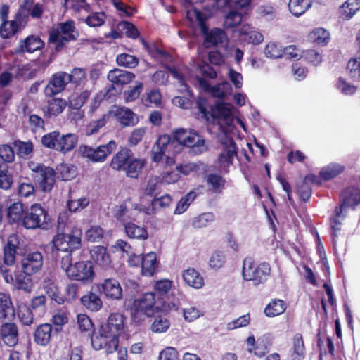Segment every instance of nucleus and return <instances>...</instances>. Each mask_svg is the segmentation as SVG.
Masks as SVG:
<instances>
[{
	"mask_svg": "<svg viewBox=\"0 0 360 360\" xmlns=\"http://www.w3.org/2000/svg\"><path fill=\"white\" fill-rule=\"evenodd\" d=\"M117 148V143L114 140L110 141L106 144L96 147L87 145L79 146L77 152L82 158H86L92 162H103Z\"/></svg>",
	"mask_w": 360,
	"mask_h": 360,
	"instance_id": "6e6552de",
	"label": "nucleus"
},
{
	"mask_svg": "<svg viewBox=\"0 0 360 360\" xmlns=\"http://www.w3.org/2000/svg\"><path fill=\"white\" fill-rule=\"evenodd\" d=\"M215 219L214 214L212 212H205L195 217L192 226L195 229L206 227Z\"/></svg>",
	"mask_w": 360,
	"mask_h": 360,
	"instance_id": "603ef678",
	"label": "nucleus"
},
{
	"mask_svg": "<svg viewBox=\"0 0 360 360\" xmlns=\"http://www.w3.org/2000/svg\"><path fill=\"white\" fill-rule=\"evenodd\" d=\"M44 46V41L39 37L35 35H30L26 37L24 40H20L19 42V47L16 50L17 53H33L37 50L41 49Z\"/></svg>",
	"mask_w": 360,
	"mask_h": 360,
	"instance_id": "b1692460",
	"label": "nucleus"
},
{
	"mask_svg": "<svg viewBox=\"0 0 360 360\" xmlns=\"http://www.w3.org/2000/svg\"><path fill=\"white\" fill-rule=\"evenodd\" d=\"M98 291L111 300H120L123 297L122 288L115 278H106L97 285Z\"/></svg>",
	"mask_w": 360,
	"mask_h": 360,
	"instance_id": "2eb2a0df",
	"label": "nucleus"
},
{
	"mask_svg": "<svg viewBox=\"0 0 360 360\" xmlns=\"http://www.w3.org/2000/svg\"><path fill=\"white\" fill-rule=\"evenodd\" d=\"M92 259L101 266H106L110 262V257L104 246L98 245L91 250Z\"/></svg>",
	"mask_w": 360,
	"mask_h": 360,
	"instance_id": "72a5a7b5",
	"label": "nucleus"
},
{
	"mask_svg": "<svg viewBox=\"0 0 360 360\" xmlns=\"http://www.w3.org/2000/svg\"><path fill=\"white\" fill-rule=\"evenodd\" d=\"M135 214L136 211L129 210L125 206L121 205L115 213V217L124 224L126 222L136 221Z\"/></svg>",
	"mask_w": 360,
	"mask_h": 360,
	"instance_id": "bf43d9fd",
	"label": "nucleus"
},
{
	"mask_svg": "<svg viewBox=\"0 0 360 360\" xmlns=\"http://www.w3.org/2000/svg\"><path fill=\"white\" fill-rule=\"evenodd\" d=\"M104 231L100 226H91L85 233L88 241L95 243L101 240L103 237Z\"/></svg>",
	"mask_w": 360,
	"mask_h": 360,
	"instance_id": "69168bd1",
	"label": "nucleus"
},
{
	"mask_svg": "<svg viewBox=\"0 0 360 360\" xmlns=\"http://www.w3.org/2000/svg\"><path fill=\"white\" fill-rule=\"evenodd\" d=\"M293 352L291 354V360H302L305 356V347L302 335L296 333L292 338Z\"/></svg>",
	"mask_w": 360,
	"mask_h": 360,
	"instance_id": "c9c22d12",
	"label": "nucleus"
},
{
	"mask_svg": "<svg viewBox=\"0 0 360 360\" xmlns=\"http://www.w3.org/2000/svg\"><path fill=\"white\" fill-rule=\"evenodd\" d=\"M91 89H86L83 91L74 92L69 98V103L71 108L74 109H79L86 102L91 94Z\"/></svg>",
	"mask_w": 360,
	"mask_h": 360,
	"instance_id": "a19ab883",
	"label": "nucleus"
},
{
	"mask_svg": "<svg viewBox=\"0 0 360 360\" xmlns=\"http://www.w3.org/2000/svg\"><path fill=\"white\" fill-rule=\"evenodd\" d=\"M42 265L43 256L38 251L27 254L21 260V269L27 274H34L38 272Z\"/></svg>",
	"mask_w": 360,
	"mask_h": 360,
	"instance_id": "412c9836",
	"label": "nucleus"
},
{
	"mask_svg": "<svg viewBox=\"0 0 360 360\" xmlns=\"http://www.w3.org/2000/svg\"><path fill=\"white\" fill-rule=\"evenodd\" d=\"M19 329L14 322H4L0 325V343L14 347L19 342Z\"/></svg>",
	"mask_w": 360,
	"mask_h": 360,
	"instance_id": "ddd939ff",
	"label": "nucleus"
},
{
	"mask_svg": "<svg viewBox=\"0 0 360 360\" xmlns=\"http://www.w3.org/2000/svg\"><path fill=\"white\" fill-rule=\"evenodd\" d=\"M156 266V255L150 252L142 257L141 267L142 274L144 276H153Z\"/></svg>",
	"mask_w": 360,
	"mask_h": 360,
	"instance_id": "4c0bfd02",
	"label": "nucleus"
},
{
	"mask_svg": "<svg viewBox=\"0 0 360 360\" xmlns=\"http://www.w3.org/2000/svg\"><path fill=\"white\" fill-rule=\"evenodd\" d=\"M20 236L16 233L9 235L3 247V262L0 261V265L9 269V266L15 264L17 257L24 252Z\"/></svg>",
	"mask_w": 360,
	"mask_h": 360,
	"instance_id": "9d476101",
	"label": "nucleus"
},
{
	"mask_svg": "<svg viewBox=\"0 0 360 360\" xmlns=\"http://www.w3.org/2000/svg\"><path fill=\"white\" fill-rule=\"evenodd\" d=\"M170 326V322L164 316H158L155 317L151 325V330L154 333H161L166 332Z\"/></svg>",
	"mask_w": 360,
	"mask_h": 360,
	"instance_id": "e2e57ef3",
	"label": "nucleus"
},
{
	"mask_svg": "<svg viewBox=\"0 0 360 360\" xmlns=\"http://www.w3.org/2000/svg\"><path fill=\"white\" fill-rule=\"evenodd\" d=\"M68 73L59 72L52 76L51 79L44 89L46 96L52 97L64 90L69 83Z\"/></svg>",
	"mask_w": 360,
	"mask_h": 360,
	"instance_id": "a211bd4d",
	"label": "nucleus"
},
{
	"mask_svg": "<svg viewBox=\"0 0 360 360\" xmlns=\"http://www.w3.org/2000/svg\"><path fill=\"white\" fill-rule=\"evenodd\" d=\"M77 324L79 330L85 332L88 335H93L96 332H94V325L90 318L86 314L77 315Z\"/></svg>",
	"mask_w": 360,
	"mask_h": 360,
	"instance_id": "864d4df0",
	"label": "nucleus"
},
{
	"mask_svg": "<svg viewBox=\"0 0 360 360\" xmlns=\"http://www.w3.org/2000/svg\"><path fill=\"white\" fill-rule=\"evenodd\" d=\"M195 197L196 193L193 191H191L182 197L176 205L174 213L176 214H180L184 212L188 209L190 204L194 200Z\"/></svg>",
	"mask_w": 360,
	"mask_h": 360,
	"instance_id": "13d9d810",
	"label": "nucleus"
},
{
	"mask_svg": "<svg viewBox=\"0 0 360 360\" xmlns=\"http://www.w3.org/2000/svg\"><path fill=\"white\" fill-rule=\"evenodd\" d=\"M109 117V115L103 114L100 118L91 121L84 129L85 135L89 136L97 134L106 124Z\"/></svg>",
	"mask_w": 360,
	"mask_h": 360,
	"instance_id": "79ce46f5",
	"label": "nucleus"
},
{
	"mask_svg": "<svg viewBox=\"0 0 360 360\" xmlns=\"http://www.w3.org/2000/svg\"><path fill=\"white\" fill-rule=\"evenodd\" d=\"M237 146L232 139L226 138L222 142V150L218 157V162L221 167H226L233 164L234 158L237 156Z\"/></svg>",
	"mask_w": 360,
	"mask_h": 360,
	"instance_id": "6ab92c4d",
	"label": "nucleus"
},
{
	"mask_svg": "<svg viewBox=\"0 0 360 360\" xmlns=\"http://www.w3.org/2000/svg\"><path fill=\"white\" fill-rule=\"evenodd\" d=\"M345 169V167L339 163L332 162L323 167L320 171L321 176L325 180L335 178Z\"/></svg>",
	"mask_w": 360,
	"mask_h": 360,
	"instance_id": "ea45409f",
	"label": "nucleus"
},
{
	"mask_svg": "<svg viewBox=\"0 0 360 360\" xmlns=\"http://www.w3.org/2000/svg\"><path fill=\"white\" fill-rule=\"evenodd\" d=\"M239 33L240 35L245 37L244 40L249 44H259L264 41L263 34L249 25H243L240 27Z\"/></svg>",
	"mask_w": 360,
	"mask_h": 360,
	"instance_id": "c756f323",
	"label": "nucleus"
},
{
	"mask_svg": "<svg viewBox=\"0 0 360 360\" xmlns=\"http://www.w3.org/2000/svg\"><path fill=\"white\" fill-rule=\"evenodd\" d=\"M196 107L207 122L221 126H231L233 122L232 106L229 104L200 96L196 100Z\"/></svg>",
	"mask_w": 360,
	"mask_h": 360,
	"instance_id": "20e7f679",
	"label": "nucleus"
},
{
	"mask_svg": "<svg viewBox=\"0 0 360 360\" xmlns=\"http://www.w3.org/2000/svg\"><path fill=\"white\" fill-rule=\"evenodd\" d=\"M14 314V308L8 294L0 292V320Z\"/></svg>",
	"mask_w": 360,
	"mask_h": 360,
	"instance_id": "f704fd0d",
	"label": "nucleus"
},
{
	"mask_svg": "<svg viewBox=\"0 0 360 360\" xmlns=\"http://www.w3.org/2000/svg\"><path fill=\"white\" fill-rule=\"evenodd\" d=\"M78 143V136L76 134L68 133L61 134L60 133L58 152L68 153L72 151Z\"/></svg>",
	"mask_w": 360,
	"mask_h": 360,
	"instance_id": "c85d7f7f",
	"label": "nucleus"
},
{
	"mask_svg": "<svg viewBox=\"0 0 360 360\" xmlns=\"http://www.w3.org/2000/svg\"><path fill=\"white\" fill-rule=\"evenodd\" d=\"M359 204H360V190L354 186L349 187L341 193L340 205L335 208V212L338 217H340L347 207L354 209Z\"/></svg>",
	"mask_w": 360,
	"mask_h": 360,
	"instance_id": "f8f14e48",
	"label": "nucleus"
},
{
	"mask_svg": "<svg viewBox=\"0 0 360 360\" xmlns=\"http://www.w3.org/2000/svg\"><path fill=\"white\" fill-rule=\"evenodd\" d=\"M206 182L212 186L214 193H221L224 188L226 180L218 174H209L206 176Z\"/></svg>",
	"mask_w": 360,
	"mask_h": 360,
	"instance_id": "09e8293b",
	"label": "nucleus"
},
{
	"mask_svg": "<svg viewBox=\"0 0 360 360\" xmlns=\"http://www.w3.org/2000/svg\"><path fill=\"white\" fill-rule=\"evenodd\" d=\"M360 9V0H347L340 7V13L345 20L351 19Z\"/></svg>",
	"mask_w": 360,
	"mask_h": 360,
	"instance_id": "e433bc0d",
	"label": "nucleus"
},
{
	"mask_svg": "<svg viewBox=\"0 0 360 360\" xmlns=\"http://www.w3.org/2000/svg\"><path fill=\"white\" fill-rule=\"evenodd\" d=\"M115 116L122 127H133L138 124V115L131 110L125 108H117L114 112Z\"/></svg>",
	"mask_w": 360,
	"mask_h": 360,
	"instance_id": "4be33fe9",
	"label": "nucleus"
},
{
	"mask_svg": "<svg viewBox=\"0 0 360 360\" xmlns=\"http://www.w3.org/2000/svg\"><path fill=\"white\" fill-rule=\"evenodd\" d=\"M67 105L65 100L62 98H52L48 103L47 114L49 117L58 116L62 113Z\"/></svg>",
	"mask_w": 360,
	"mask_h": 360,
	"instance_id": "49530a36",
	"label": "nucleus"
},
{
	"mask_svg": "<svg viewBox=\"0 0 360 360\" xmlns=\"http://www.w3.org/2000/svg\"><path fill=\"white\" fill-rule=\"evenodd\" d=\"M336 89L343 95H353L357 88L356 86L348 83L345 79L340 77L335 84Z\"/></svg>",
	"mask_w": 360,
	"mask_h": 360,
	"instance_id": "0e129e2a",
	"label": "nucleus"
},
{
	"mask_svg": "<svg viewBox=\"0 0 360 360\" xmlns=\"http://www.w3.org/2000/svg\"><path fill=\"white\" fill-rule=\"evenodd\" d=\"M24 212L23 205L20 202L11 204L7 209V217L11 222H17L22 217Z\"/></svg>",
	"mask_w": 360,
	"mask_h": 360,
	"instance_id": "8fccbe9b",
	"label": "nucleus"
},
{
	"mask_svg": "<svg viewBox=\"0 0 360 360\" xmlns=\"http://www.w3.org/2000/svg\"><path fill=\"white\" fill-rule=\"evenodd\" d=\"M184 146L188 148V153L192 155H199L208 149L205 140L196 132L179 129L174 134L173 139L168 135H162L152 148V160L155 162H162L167 165L174 164V159L171 156L172 153H177Z\"/></svg>",
	"mask_w": 360,
	"mask_h": 360,
	"instance_id": "f03ea898",
	"label": "nucleus"
},
{
	"mask_svg": "<svg viewBox=\"0 0 360 360\" xmlns=\"http://www.w3.org/2000/svg\"><path fill=\"white\" fill-rule=\"evenodd\" d=\"M44 11V5L42 3H31L27 1L24 5L20 6L18 12V19L20 20V26H25L31 16L32 18L39 19L41 17Z\"/></svg>",
	"mask_w": 360,
	"mask_h": 360,
	"instance_id": "dca6fc26",
	"label": "nucleus"
},
{
	"mask_svg": "<svg viewBox=\"0 0 360 360\" xmlns=\"http://www.w3.org/2000/svg\"><path fill=\"white\" fill-rule=\"evenodd\" d=\"M200 29L205 35L204 45L207 48L221 45L227 41V36L221 29L215 28L209 31L208 27L202 22L200 24Z\"/></svg>",
	"mask_w": 360,
	"mask_h": 360,
	"instance_id": "aec40b11",
	"label": "nucleus"
},
{
	"mask_svg": "<svg viewBox=\"0 0 360 360\" xmlns=\"http://www.w3.org/2000/svg\"><path fill=\"white\" fill-rule=\"evenodd\" d=\"M135 78V75L131 72L115 68L108 72L107 79L112 83L111 88L121 91L124 85L129 84Z\"/></svg>",
	"mask_w": 360,
	"mask_h": 360,
	"instance_id": "f3484780",
	"label": "nucleus"
},
{
	"mask_svg": "<svg viewBox=\"0 0 360 360\" xmlns=\"http://www.w3.org/2000/svg\"><path fill=\"white\" fill-rule=\"evenodd\" d=\"M311 6L310 0H290L288 8L291 13L297 17L302 15Z\"/></svg>",
	"mask_w": 360,
	"mask_h": 360,
	"instance_id": "58836bf2",
	"label": "nucleus"
},
{
	"mask_svg": "<svg viewBox=\"0 0 360 360\" xmlns=\"http://www.w3.org/2000/svg\"><path fill=\"white\" fill-rule=\"evenodd\" d=\"M139 58L128 53H121L117 56L116 62L118 65L127 68H134L139 64Z\"/></svg>",
	"mask_w": 360,
	"mask_h": 360,
	"instance_id": "3c124183",
	"label": "nucleus"
},
{
	"mask_svg": "<svg viewBox=\"0 0 360 360\" xmlns=\"http://www.w3.org/2000/svg\"><path fill=\"white\" fill-rule=\"evenodd\" d=\"M286 309L285 302L281 300H273L266 307L264 313L266 316L274 317L282 314Z\"/></svg>",
	"mask_w": 360,
	"mask_h": 360,
	"instance_id": "a18cd8bd",
	"label": "nucleus"
},
{
	"mask_svg": "<svg viewBox=\"0 0 360 360\" xmlns=\"http://www.w3.org/2000/svg\"><path fill=\"white\" fill-rule=\"evenodd\" d=\"M80 301L82 306L91 311H98L103 306L99 292H88L81 297Z\"/></svg>",
	"mask_w": 360,
	"mask_h": 360,
	"instance_id": "a878e982",
	"label": "nucleus"
},
{
	"mask_svg": "<svg viewBox=\"0 0 360 360\" xmlns=\"http://www.w3.org/2000/svg\"><path fill=\"white\" fill-rule=\"evenodd\" d=\"M198 82L205 91H211L214 97L223 98L231 91V86L228 82H223L217 85L211 86L208 82L202 78H198Z\"/></svg>",
	"mask_w": 360,
	"mask_h": 360,
	"instance_id": "5701e85b",
	"label": "nucleus"
},
{
	"mask_svg": "<svg viewBox=\"0 0 360 360\" xmlns=\"http://www.w3.org/2000/svg\"><path fill=\"white\" fill-rule=\"evenodd\" d=\"M0 274L4 281L13 285L16 289L22 290L26 292H31L33 285L30 278L32 274H27L22 269L15 271L14 276L10 269H6L0 265Z\"/></svg>",
	"mask_w": 360,
	"mask_h": 360,
	"instance_id": "9b49d317",
	"label": "nucleus"
},
{
	"mask_svg": "<svg viewBox=\"0 0 360 360\" xmlns=\"http://www.w3.org/2000/svg\"><path fill=\"white\" fill-rule=\"evenodd\" d=\"M60 132L53 131L44 134L41 139V145L46 148L58 151Z\"/></svg>",
	"mask_w": 360,
	"mask_h": 360,
	"instance_id": "37998d69",
	"label": "nucleus"
},
{
	"mask_svg": "<svg viewBox=\"0 0 360 360\" xmlns=\"http://www.w3.org/2000/svg\"><path fill=\"white\" fill-rule=\"evenodd\" d=\"M182 276L184 282L191 287L200 289L204 285L203 277L194 268L184 271Z\"/></svg>",
	"mask_w": 360,
	"mask_h": 360,
	"instance_id": "cd10ccee",
	"label": "nucleus"
},
{
	"mask_svg": "<svg viewBox=\"0 0 360 360\" xmlns=\"http://www.w3.org/2000/svg\"><path fill=\"white\" fill-rule=\"evenodd\" d=\"M57 171L63 181H69L76 176V167L70 164L59 165Z\"/></svg>",
	"mask_w": 360,
	"mask_h": 360,
	"instance_id": "680f3d73",
	"label": "nucleus"
},
{
	"mask_svg": "<svg viewBox=\"0 0 360 360\" xmlns=\"http://www.w3.org/2000/svg\"><path fill=\"white\" fill-rule=\"evenodd\" d=\"M347 68L350 77L355 80L360 81V56L349 60Z\"/></svg>",
	"mask_w": 360,
	"mask_h": 360,
	"instance_id": "774afa93",
	"label": "nucleus"
},
{
	"mask_svg": "<svg viewBox=\"0 0 360 360\" xmlns=\"http://www.w3.org/2000/svg\"><path fill=\"white\" fill-rule=\"evenodd\" d=\"M53 334V327L51 324H41L36 328L34 331V342L39 345L46 346L50 342L51 337Z\"/></svg>",
	"mask_w": 360,
	"mask_h": 360,
	"instance_id": "bb28decb",
	"label": "nucleus"
},
{
	"mask_svg": "<svg viewBox=\"0 0 360 360\" xmlns=\"http://www.w3.org/2000/svg\"><path fill=\"white\" fill-rule=\"evenodd\" d=\"M124 328V317L119 313L111 314L105 323L91 338V345L96 350L104 349L111 354L118 347V337Z\"/></svg>",
	"mask_w": 360,
	"mask_h": 360,
	"instance_id": "7ed1b4c3",
	"label": "nucleus"
},
{
	"mask_svg": "<svg viewBox=\"0 0 360 360\" xmlns=\"http://www.w3.org/2000/svg\"><path fill=\"white\" fill-rule=\"evenodd\" d=\"M133 156L132 151L127 148H122L112 157L110 167L117 171H124L130 158Z\"/></svg>",
	"mask_w": 360,
	"mask_h": 360,
	"instance_id": "393cba45",
	"label": "nucleus"
},
{
	"mask_svg": "<svg viewBox=\"0 0 360 360\" xmlns=\"http://www.w3.org/2000/svg\"><path fill=\"white\" fill-rule=\"evenodd\" d=\"M226 262V255L222 250L214 251L209 259V266L214 269L221 268Z\"/></svg>",
	"mask_w": 360,
	"mask_h": 360,
	"instance_id": "5fc2aeb1",
	"label": "nucleus"
},
{
	"mask_svg": "<svg viewBox=\"0 0 360 360\" xmlns=\"http://www.w3.org/2000/svg\"><path fill=\"white\" fill-rule=\"evenodd\" d=\"M18 14L16 13L15 19L11 21L2 22L0 26V36L8 39L14 35L18 30L23 26H20V21L18 20Z\"/></svg>",
	"mask_w": 360,
	"mask_h": 360,
	"instance_id": "473e14b6",
	"label": "nucleus"
},
{
	"mask_svg": "<svg viewBox=\"0 0 360 360\" xmlns=\"http://www.w3.org/2000/svg\"><path fill=\"white\" fill-rule=\"evenodd\" d=\"M46 298L44 295L34 297L31 302V309L41 316L45 312Z\"/></svg>",
	"mask_w": 360,
	"mask_h": 360,
	"instance_id": "338daca9",
	"label": "nucleus"
},
{
	"mask_svg": "<svg viewBox=\"0 0 360 360\" xmlns=\"http://www.w3.org/2000/svg\"><path fill=\"white\" fill-rule=\"evenodd\" d=\"M49 221L46 210L40 204L35 203L25 213L22 224L27 229H47Z\"/></svg>",
	"mask_w": 360,
	"mask_h": 360,
	"instance_id": "1a4fd4ad",
	"label": "nucleus"
},
{
	"mask_svg": "<svg viewBox=\"0 0 360 360\" xmlns=\"http://www.w3.org/2000/svg\"><path fill=\"white\" fill-rule=\"evenodd\" d=\"M283 49L276 42L268 43L264 49V53L270 58H278L283 56Z\"/></svg>",
	"mask_w": 360,
	"mask_h": 360,
	"instance_id": "052dcab7",
	"label": "nucleus"
},
{
	"mask_svg": "<svg viewBox=\"0 0 360 360\" xmlns=\"http://www.w3.org/2000/svg\"><path fill=\"white\" fill-rule=\"evenodd\" d=\"M335 216H333L330 219L331 235L333 236V243L334 245H336V238L338 237L340 231L341 230V221L344 219L345 215L342 213L340 217H338L335 212Z\"/></svg>",
	"mask_w": 360,
	"mask_h": 360,
	"instance_id": "4d7b16f0",
	"label": "nucleus"
},
{
	"mask_svg": "<svg viewBox=\"0 0 360 360\" xmlns=\"http://www.w3.org/2000/svg\"><path fill=\"white\" fill-rule=\"evenodd\" d=\"M155 297L153 292H146L136 298L133 303L132 310L135 314H143L152 316L155 313Z\"/></svg>",
	"mask_w": 360,
	"mask_h": 360,
	"instance_id": "4468645a",
	"label": "nucleus"
},
{
	"mask_svg": "<svg viewBox=\"0 0 360 360\" xmlns=\"http://www.w3.org/2000/svg\"><path fill=\"white\" fill-rule=\"evenodd\" d=\"M28 167L32 172V177L34 182L39 184L42 191L50 192L56 182L55 170L43 164L33 161L28 162Z\"/></svg>",
	"mask_w": 360,
	"mask_h": 360,
	"instance_id": "0eeeda50",
	"label": "nucleus"
},
{
	"mask_svg": "<svg viewBox=\"0 0 360 360\" xmlns=\"http://www.w3.org/2000/svg\"><path fill=\"white\" fill-rule=\"evenodd\" d=\"M146 165V160L141 158H136L133 156L129 160L124 172L127 176L137 179Z\"/></svg>",
	"mask_w": 360,
	"mask_h": 360,
	"instance_id": "7c9ffc66",
	"label": "nucleus"
},
{
	"mask_svg": "<svg viewBox=\"0 0 360 360\" xmlns=\"http://www.w3.org/2000/svg\"><path fill=\"white\" fill-rule=\"evenodd\" d=\"M162 183L157 176H150L146 186L143 188V193L148 196H158L161 191Z\"/></svg>",
	"mask_w": 360,
	"mask_h": 360,
	"instance_id": "de8ad7c7",
	"label": "nucleus"
},
{
	"mask_svg": "<svg viewBox=\"0 0 360 360\" xmlns=\"http://www.w3.org/2000/svg\"><path fill=\"white\" fill-rule=\"evenodd\" d=\"M82 232L80 228L73 227L71 233L58 234L53 240V255L65 271L68 278L83 283L91 281L94 276L93 264L89 261L72 264V252L80 248Z\"/></svg>",
	"mask_w": 360,
	"mask_h": 360,
	"instance_id": "f257e3e1",
	"label": "nucleus"
},
{
	"mask_svg": "<svg viewBox=\"0 0 360 360\" xmlns=\"http://www.w3.org/2000/svg\"><path fill=\"white\" fill-rule=\"evenodd\" d=\"M78 35L74 21L68 20L60 22L56 28L50 30L49 41L50 43L56 44L55 49L59 51L65 44L76 40Z\"/></svg>",
	"mask_w": 360,
	"mask_h": 360,
	"instance_id": "39448f33",
	"label": "nucleus"
},
{
	"mask_svg": "<svg viewBox=\"0 0 360 360\" xmlns=\"http://www.w3.org/2000/svg\"><path fill=\"white\" fill-rule=\"evenodd\" d=\"M271 273V267L268 263L263 262L255 264L252 258L243 260V278L248 281H252L254 285H257L267 281Z\"/></svg>",
	"mask_w": 360,
	"mask_h": 360,
	"instance_id": "423d86ee",
	"label": "nucleus"
},
{
	"mask_svg": "<svg viewBox=\"0 0 360 360\" xmlns=\"http://www.w3.org/2000/svg\"><path fill=\"white\" fill-rule=\"evenodd\" d=\"M18 316L21 323L24 326H30L34 321L32 310L25 305L18 307Z\"/></svg>",
	"mask_w": 360,
	"mask_h": 360,
	"instance_id": "6e6d98bb",
	"label": "nucleus"
},
{
	"mask_svg": "<svg viewBox=\"0 0 360 360\" xmlns=\"http://www.w3.org/2000/svg\"><path fill=\"white\" fill-rule=\"evenodd\" d=\"M68 82L74 84L76 86L84 87L87 82L86 71L81 68L72 69L71 73L68 74Z\"/></svg>",
	"mask_w": 360,
	"mask_h": 360,
	"instance_id": "c03bdc74",
	"label": "nucleus"
},
{
	"mask_svg": "<svg viewBox=\"0 0 360 360\" xmlns=\"http://www.w3.org/2000/svg\"><path fill=\"white\" fill-rule=\"evenodd\" d=\"M124 229L128 237L138 240H146L148 238V233L146 229L139 226L132 221L124 224Z\"/></svg>",
	"mask_w": 360,
	"mask_h": 360,
	"instance_id": "2f4dec72",
	"label": "nucleus"
}]
</instances>
